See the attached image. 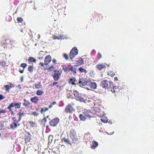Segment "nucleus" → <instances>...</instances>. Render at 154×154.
Segmentation results:
<instances>
[{"instance_id":"obj_1","label":"nucleus","mask_w":154,"mask_h":154,"mask_svg":"<svg viewBox=\"0 0 154 154\" xmlns=\"http://www.w3.org/2000/svg\"><path fill=\"white\" fill-rule=\"evenodd\" d=\"M101 86L105 89H109L113 86V83L110 81L106 80H103L101 82Z\"/></svg>"},{"instance_id":"obj_2","label":"nucleus","mask_w":154,"mask_h":154,"mask_svg":"<svg viewBox=\"0 0 154 154\" xmlns=\"http://www.w3.org/2000/svg\"><path fill=\"white\" fill-rule=\"evenodd\" d=\"M13 41L9 38H5L2 41V44L3 46H7L9 45H12Z\"/></svg>"},{"instance_id":"obj_3","label":"nucleus","mask_w":154,"mask_h":154,"mask_svg":"<svg viewBox=\"0 0 154 154\" xmlns=\"http://www.w3.org/2000/svg\"><path fill=\"white\" fill-rule=\"evenodd\" d=\"M78 51L76 47H74L70 51L69 57L72 60L78 54Z\"/></svg>"},{"instance_id":"obj_4","label":"nucleus","mask_w":154,"mask_h":154,"mask_svg":"<svg viewBox=\"0 0 154 154\" xmlns=\"http://www.w3.org/2000/svg\"><path fill=\"white\" fill-rule=\"evenodd\" d=\"M70 137L73 141H77L78 138L76 135V132L73 129H71L69 133Z\"/></svg>"},{"instance_id":"obj_5","label":"nucleus","mask_w":154,"mask_h":154,"mask_svg":"<svg viewBox=\"0 0 154 154\" xmlns=\"http://www.w3.org/2000/svg\"><path fill=\"white\" fill-rule=\"evenodd\" d=\"M74 110L73 107L71 104L66 105L64 109V112L66 113H72Z\"/></svg>"},{"instance_id":"obj_6","label":"nucleus","mask_w":154,"mask_h":154,"mask_svg":"<svg viewBox=\"0 0 154 154\" xmlns=\"http://www.w3.org/2000/svg\"><path fill=\"white\" fill-rule=\"evenodd\" d=\"M59 121L60 119L58 118H55L49 122L50 125L52 127L56 126L59 122Z\"/></svg>"},{"instance_id":"obj_7","label":"nucleus","mask_w":154,"mask_h":154,"mask_svg":"<svg viewBox=\"0 0 154 154\" xmlns=\"http://www.w3.org/2000/svg\"><path fill=\"white\" fill-rule=\"evenodd\" d=\"M88 82L87 81V79L86 78H79L78 83L80 84V86H83L88 85Z\"/></svg>"},{"instance_id":"obj_8","label":"nucleus","mask_w":154,"mask_h":154,"mask_svg":"<svg viewBox=\"0 0 154 154\" xmlns=\"http://www.w3.org/2000/svg\"><path fill=\"white\" fill-rule=\"evenodd\" d=\"M61 72L59 70L55 71L53 75L54 79L55 81L59 80L61 76Z\"/></svg>"},{"instance_id":"obj_9","label":"nucleus","mask_w":154,"mask_h":154,"mask_svg":"<svg viewBox=\"0 0 154 154\" xmlns=\"http://www.w3.org/2000/svg\"><path fill=\"white\" fill-rule=\"evenodd\" d=\"M26 113L24 112L23 111L22 109H20L19 112L17 113V115L19 116V119L17 122H20L21 119L22 117L24 116L25 115Z\"/></svg>"},{"instance_id":"obj_10","label":"nucleus","mask_w":154,"mask_h":154,"mask_svg":"<svg viewBox=\"0 0 154 154\" xmlns=\"http://www.w3.org/2000/svg\"><path fill=\"white\" fill-rule=\"evenodd\" d=\"M51 57L50 55H48L46 56L44 60L45 64L46 66L48 65L51 62Z\"/></svg>"},{"instance_id":"obj_11","label":"nucleus","mask_w":154,"mask_h":154,"mask_svg":"<svg viewBox=\"0 0 154 154\" xmlns=\"http://www.w3.org/2000/svg\"><path fill=\"white\" fill-rule=\"evenodd\" d=\"M84 113L85 116L88 118H90L93 115L92 113L89 110H85Z\"/></svg>"},{"instance_id":"obj_12","label":"nucleus","mask_w":154,"mask_h":154,"mask_svg":"<svg viewBox=\"0 0 154 154\" xmlns=\"http://www.w3.org/2000/svg\"><path fill=\"white\" fill-rule=\"evenodd\" d=\"M77 66H78L77 65H75L71 66V67L70 68V72H71L73 74H76V69Z\"/></svg>"},{"instance_id":"obj_13","label":"nucleus","mask_w":154,"mask_h":154,"mask_svg":"<svg viewBox=\"0 0 154 154\" xmlns=\"http://www.w3.org/2000/svg\"><path fill=\"white\" fill-rule=\"evenodd\" d=\"M76 63L77 64V66H79L83 65L84 64V61L82 58H76Z\"/></svg>"},{"instance_id":"obj_14","label":"nucleus","mask_w":154,"mask_h":154,"mask_svg":"<svg viewBox=\"0 0 154 154\" xmlns=\"http://www.w3.org/2000/svg\"><path fill=\"white\" fill-rule=\"evenodd\" d=\"M10 104L13 107H15L16 109H19L20 107L21 103H17L16 102H14Z\"/></svg>"},{"instance_id":"obj_15","label":"nucleus","mask_w":154,"mask_h":154,"mask_svg":"<svg viewBox=\"0 0 154 154\" xmlns=\"http://www.w3.org/2000/svg\"><path fill=\"white\" fill-rule=\"evenodd\" d=\"M10 85H5L4 86V87L5 88V90L7 92H9L10 89L14 87V85L11 83H10Z\"/></svg>"},{"instance_id":"obj_16","label":"nucleus","mask_w":154,"mask_h":154,"mask_svg":"<svg viewBox=\"0 0 154 154\" xmlns=\"http://www.w3.org/2000/svg\"><path fill=\"white\" fill-rule=\"evenodd\" d=\"M39 100V99L38 97L35 96L31 98L30 99V101L31 102L35 104H37Z\"/></svg>"},{"instance_id":"obj_17","label":"nucleus","mask_w":154,"mask_h":154,"mask_svg":"<svg viewBox=\"0 0 154 154\" xmlns=\"http://www.w3.org/2000/svg\"><path fill=\"white\" fill-rule=\"evenodd\" d=\"M17 123L16 122H14L13 123L11 124L10 125V128L12 130L15 129L18 126H19L20 124L17 125Z\"/></svg>"},{"instance_id":"obj_18","label":"nucleus","mask_w":154,"mask_h":154,"mask_svg":"<svg viewBox=\"0 0 154 154\" xmlns=\"http://www.w3.org/2000/svg\"><path fill=\"white\" fill-rule=\"evenodd\" d=\"M23 100L24 102L23 104V105L26 107H29L30 105V103L29 100L25 99H24Z\"/></svg>"},{"instance_id":"obj_19","label":"nucleus","mask_w":154,"mask_h":154,"mask_svg":"<svg viewBox=\"0 0 154 154\" xmlns=\"http://www.w3.org/2000/svg\"><path fill=\"white\" fill-rule=\"evenodd\" d=\"M88 84L90 86L91 88L93 89H95L97 88V85L95 82H88Z\"/></svg>"},{"instance_id":"obj_20","label":"nucleus","mask_w":154,"mask_h":154,"mask_svg":"<svg viewBox=\"0 0 154 154\" xmlns=\"http://www.w3.org/2000/svg\"><path fill=\"white\" fill-rule=\"evenodd\" d=\"M26 133L29 136H27L25 139V142L26 143L29 142L30 140H31V134L30 133L28 132H27Z\"/></svg>"},{"instance_id":"obj_21","label":"nucleus","mask_w":154,"mask_h":154,"mask_svg":"<svg viewBox=\"0 0 154 154\" xmlns=\"http://www.w3.org/2000/svg\"><path fill=\"white\" fill-rule=\"evenodd\" d=\"M96 67L99 70H101L102 69L105 68V66L104 65L99 64H98L96 66Z\"/></svg>"},{"instance_id":"obj_22","label":"nucleus","mask_w":154,"mask_h":154,"mask_svg":"<svg viewBox=\"0 0 154 154\" xmlns=\"http://www.w3.org/2000/svg\"><path fill=\"white\" fill-rule=\"evenodd\" d=\"M111 88V91L113 93H115L117 91L118 87L116 86H113Z\"/></svg>"},{"instance_id":"obj_23","label":"nucleus","mask_w":154,"mask_h":154,"mask_svg":"<svg viewBox=\"0 0 154 154\" xmlns=\"http://www.w3.org/2000/svg\"><path fill=\"white\" fill-rule=\"evenodd\" d=\"M77 82V80L75 78L72 77L70 79L69 82L70 83H71L72 85H75V82Z\"/></svg>"},{"instance_id":"obj_24","label":"nucleus","mask_w":154,"mask_h":154,"mask_svg":"<svg viewBox=\"0 0 154 154\" xmlns=\"http://www.w3.org/2000/svg\"><path fill=\"white\" fill-rule=\"evenodd\" d=\"M75 99L76 100L79 101L81 102H86L84 99L82 97L79 96L76 98Z\"/></svg>"},{"instance_id":"obj_25","label":"nucleus","mask_w":154,"mask_h":154,"mask_svg":"<svg viewBox=\"0 0 154 154\" xmlns=\"http://www.w3.org/2000/svg\"><path fill=\"white\" fill-rule=\"evenodd\" d=\"M12 107H13L10 104L8 106L7 108L9 109V111L11 113V115H12L14 116V113L12 109L11 108Z\"/></svg>"},{"instance_id":"obj_26","label":"nucleus","mask_w":154,"mask_h":154,"mask_svg":"<svg viewBox=\"0 0 154 154\" xmlns=\"http://www.w3.org/2000/svg\"><path fill=\"white\" fill-rule=\"evenodd\" d=\"M62 142H64L65 143L68 144H70V143L69 140L68 139H67L66 138L64 137H63L61 140Z\"/></svg>"},{"instance_id":"obj_27","label":"nucleus","mask_w":154,"mask_h":154,"mask_svg":"<svg viewBox=\"0 0 154 154\" xmlns=\"http://www.w3.org/2000/svg\"><path fill=\"white\" fill-rule=\"evenodd\" d=\"M98 145V143L95 141H92V145L91 146V147L93 149H94L97 147Z\"/></svg>"},{"instance_id":"obj_28","label":"nucleus","mask_w":154,"mask_h":154,"mask_svg":"<svg viewBox=\"0 0 154 154\" xmlns=\"http://www.w3.org/2000/svg\"><path fill=\"white\" fill-rule=\"evenodd\" d=\"M78 69L80 73H87V71L86 69L83 68L82 67H80Z\"/></svg>"},{"instance_id":"obj_29","label":"nucleus","mask_w":154,"mask_h":154,"mask_svg":"<svg viewBox=\"0 0 154 154\" xmlns=\"http://www.w3.org/2000/svg\"><path fill=\"white\" fill-rule=\"evenodd\" d=\"M63 71L65 72H70V68L68 67L67 66H65L62 68Z\"/></svg>"},{"instance_id":"obj_30","label":"nucleus","mask_w":154,"mask_h":154,"mask_svg":"<svg viewBox=\"0 0 154 154\" xmlns=\"http://www.w3.org/2000/svg\"><path fill=\"white\" fill-rule=\"evenodd\" d=\"M35 87L36 88L39 89L41 88L42 85H41V83L40 82H38V83L37 84H36Z\"/></svg>"},{"instance_id":"obj_31","label":"nucleus","mask_w":154,"mask_h":154,"mask_svg":"<svg viewBox=\"0 0 154 154\" xmlns=\"http://www.w3.org/2000/svg\"><path fill=\"white\" fill-rule=\"evenodd\" d=\"M100 120L103 122L106 123L108 122V119L107 117H104L101 118L100 119Z\"/></svg>"},{"instance_id":"obj_32","label":"nucleus","mask_w":154,"mask_h":154,"mask_svg":"<svg viewBox=\"0 0 154 154\" xmlns=\"http://www.w3.org/2000/svg\"><path fill=\"white\" fill-rule=\"evenodd\" d=\"M34 66L33 65H29L28 68V71L30 72H33V70Z\"/></svg>"},{"instance_id":"obj_33","label":"nucleus","mask_w":154,"mask_h":154,"mask_svg":"<svg viewBox=\"0 0 154 154\" xmlns=\"http://www.w3.org/2000/svg\"><path fill=\"white\" fill-rule=\"evenodd\" d=\"M28 60L31 62H35L36 61V59L32 57H30L28 59Z\"/></svg>"},{"instance_id":"obj_34","label":"nucleus","mask_w":154,"mask_h":154,"mask_svg":"<svg viewBox=\"0 0 154 154\" xmlns=\"http://www.w3.org/2000/svg\"><path fill=\"white\" fill-rule=\"evenodd\" d=\"M29 123L31 127L33 128L35 126V123L32 121H29Z\"/></svg>"},{"instance_id":"obj_35","label":"nucleus","mask_w":154,"mask_h":154,"mask_svg":"<svg viewBox=\"0 0 154 154\" xmlns=\"http://www.w3.org/2000/svg\"><path fill=\"white\" fill-rule=\"evenodd\" d=\"M74 95L75 97V98L79 96V92L77 90L74 91H73Z\"/></svg>"},{"instance_id":"obj_36","label":"nucleus","mask_w":154,"mask_h":154,"mask_svg":"<svg viewBox=\"0 0 154 154\" xmlns=\"http://www.w3.org/2000/svg\"><path fill=\"white\" fill-rule=\"evenodd\" d=\"M80 119L82 121H85L86 119L85 117L82 114H80L79 116Z\"/></svg>"},{"instance_id":"obj_37","label":"nucleus","mask_w":154,"mask_h":154,"mask_svg":"<svg viewBox=\"0 0 154 154\" xmlns=\"http://www.w3.org/2000/svg\"><path fill=\"white\" fill-rule=\"evenodd\" d=\"M43 93L44 92L43 91L41 90H38L36 92V94L37 95L39 96L42 95Z\"/></svg>"},{"instance_id":"obj_38","label":"nucleus","mask_w":154,"mask_h":154,"mask_svg":"<svg viewBox=\"0 0 154 154\" xmlns=\"http://www.w3.org/2000/svg\"><path fill=\"white\" fill-rule=\"evenodd\" d=\"M48 109V108L47 107L42 108L41 109V112L42 114L43 112H44Z\"/></svg>"},{"instance_id":"obj_39","label":"nucleus","mask_w":154,"mask_h":154,"mask_svg":"<svg viewBox=\"0 0 154 154\" xmlns=\"http://www.w3.org/2000/svg\"><path fill=\"white\" fill-rule=\"evenodd\" d=\"M6 63L5 61H2V62H0V66L2 67H5L6 66Z\"/></svg>"},{"instance_id":"obj_40","label":"nucleus","mask_w":154,"mask_h":154,"mask_svg":"<svg viewBox=\"0 0 154 154\" xmlns=\"http://www.w3.org/2000/svg\"><path fill=\"white\" fill-rule=\"evenodd\" d=\"M17 20L18 23H22L23 21V19L21 17H18L17 18Z\"/></svg>"},{"instance_id":"obj_41","label":"nucleus","mask_w":154,"mask_h":154,"mask_svg":"<svg viewBox=\"0 0 154 154\" xmlns=\"http://www.w3.org/2000/svg\"><path fill=\"white\" fill-rule=\"evenodd\" d=\"M58 39H62L65 38L64 35L63 34H60L58 35Z\"/></svg>"},{"instance_id":"obj_42","label":"nucleus","mask_w":154,"mask_h":154,"mask_svg":"<svg viewBox=\"0 0 154 154\" xmlns=\"http://www.w3.org/2000/svg\"><path fill=\"white\" fill-rule=\"evenodd\" d=\"M46 118L44 117L42 120V123H43L44 125H45L47 122Z\"/></svg>"},{"instance_id":"obj_43","label":"nucleus","mask_w":154,"mask_h":154,"mask_svg":"<svg viewBox=\"0 0 154 154\" xmlns=\"http://www.w3.org/2000/svg\"><path fill=\"white\" fill-rule=\"evenodd\" d=\"M27 66V64L26 63H22L20 64V66L23 68V69H24Z\"/></svg>"},{"instance_id":"obj_44","label":"nucleus","mask_w":154,"mask_h":154,"mask_svg":"<svg viewBox=\"0 0 154 154\" xmlns=\"http://www.w3.org/2000/svg\"><path fill=\"white\" fill-rule=\"evenodd\" d=\"M63 57L65 58L66 60H67L68 59V56L65 53L63 54Z\"/></svg>"},{"instance_id":"obj_45","label":"nucleus","mask_w":154,"mask_h":154,"mask_svg":"<svg viewBox=\"0 0 154 154\" xmlns=\"http://www.w3.org/2000/svg\"><path fill=\"white\" fill-rule=\"evenodd\" d=\"M31 114L32 115H34V116H37L38 115L39 113H37L35 112H32L31 113Z\"/></svg>"},{"instance_id":"obj_46","label":"nucleus","mask_w":154,"mask_h":154,"mask_svg":"<svg viewBox=\"0 0 154 154\" xmlns=\"http://www.w3.org/2000/svg\"><path fill=\"white\" fill-rule=\"evenodd\" d=\"M48 69L50 71H53L54 69V66L53 65H52Z\"/></svg>"},{"instance_id":"obj_47","label":"nucleus","mask_w":154,"mask_h":154,"mask_svg":"<svg viewBox=\"0 0 154 154\" xmlns=\"http://www.w3.org/2000/svg\"><path fill=\"white\" fill-rule=\"evenodd\" d=\"M97 56V58L98 60L100 59L102 57V55L99 52L98 53Z\"/></svg>"},{"instance_id":"obj_48","label":"nucleus","mask_w":154,"mask_h":154,"mask_svg":"<svg viewBox=\"0 0 154 154\" xmlns=\"http://www.w3.org/2000/svg\"><path fill=\"white\" fill-rule=\"evenodd\" d=\"M6 112V111L5 109L0 110V114L2 113H5Z\"/></svg>"},{"instance_id":"obj_49","label":"nucleus","mask_w":154,"mask_h":154,"mask_svg":"<svg viewBox=\"0 0 154 154\" xmlns=\"http://www.w3.org/2000/svg\"><path fill=\"white\" fill-rule=\"evenodd\" d=\"M12 119L13 121H14V122H16L17 123H18L19 122H17V121L18 120H17L16 118V117H12Z\"/></svg>"},{"instance_id":"obj_50","label":"nucleus","mask_w":154,"mask_h":154,"mask_svg":"<svg viewBox=\"0 0 154 154\" xmlns=\"http://www.w3.org/2000/svg\"><path fill=\"white\" fill-rule=\"evenodd\" d=\"M58 82H54L52 84H51L50 85V86H54L56 85L58 83Z\"/></svg>"},{"instance_id":"obj_51","label":"nucleus","mask_w":154,"mask_h":154,"mask_svg":"<svg viewBox=\"0 0 154 154\" xmlns=\"http://www.w3.org/2000/svg\"><path fill=\"white\" fill-rule=\"evenodd\" d=\"M45 65V63L42 62H41L39 64V66L41 67H44Z\"/></svg>"},{"instance_id":"obj_52","label":"nucleus","mask_w":154,"mask_h":154,"mask_svg":"<svg viewBox=\"0 0 154 154\" xmlns=\"http://www.w3.org/2000/svg\"><path fill=\"white\" fill-rule=\"evenodd\" d=\"M53 38L54 39H58V36H57L56 35H54L53 36Z\"/></svg>"},{"instance_id":"obj_53","label":"nucleus","mask_w":154,"mask_h":154,"mask_svg":"<svg viewBox=\"0 0 154 154\" xmlns=\"http://www.w3.org/2000/svg\"><path fill=\"white\" fill-rule=\"evenodd\" d=\"M5 98V97L2 95L0 94V100H2Z\"/></svg>"},{"instance_id":"obj_54","label":"nucleus","mask_w":154,"mask_h":154,"mask_svg":"<svg viewBox=\"0 0 154 154\" xmlns=\"http://www.w3.org/2000/svg\"><path fill=\"white\" fill-rule=\"evenodd\" d=\"M52 61V62L54 63H55V64L56 63H57V60H56L54 58V59H53Z\"/></svg>"},{"instance_id":"obj_55","label":"nucleus","mask_w":154,"mask_h":154,"mask_svg":"<svg viewBox=\"0 0 154 154\" xmlns=\"http://www.w3.org/2000/svg\"><path fill=\"white\" fill-rule=\"evenodd\" d=\"M24 69H23L22 70H21V69H19V72L21 73H22L23 72V71H24Z\"/></svg>"},{"instance_id":"obj_56","label":"nucleus","mask_w":154,"mask_h":154,"mask_svg":"<svg viewBox=\"0 0 154 154\" xmlns=\"http://www.w3.org/2000/svg\"><path fill=\"white\" fill-rule=\"evenodd\" d=\"M115 75V74L114 73H111L110 75V76H111V77H113L114 76V75Z\"/></svg>"},{"instance_id":"obj_57","label":"nucleus","mask_w":154,"mask_h":154,"mask_svg":"<svg viewBox=\"0 0 154 154\" xmlns=\"http://www.w3.org/2000/svg\"><path fill=\"white\" fill-rule=\"evenodd\" d=\"M56 102L55 101H54L52 103H51V104L53 106V105L56 104Z\"/></svg>"},{"instance_id":"obj_58","label":"nucleus","mask_w":154,"mask_h":154,"mask_svg":"<svg viewBox=\"0 0 154 154\" xmlns=\"http://www.w3.org/2000/svg\"><path fill=\"white\" fill-rule=\"evenodd\" d=\"M52 105H51V104L50 105H49V106H48V108L49 109H50L52 107Z\"/></svg>"},{"instance_id":"obj_59","label":"nucleus","mask_w":154,"mask_h":154,"mask_svg":"<svg viewBox=\"0 0 154 154\" xmlns=\"http://www.w3.org/2000/svg\"><path fill=\"white\" fill-rule=\"evenodd\" d=\"M114 80L115 81H117L118 80V79L117 77H115L114 78Z\"/></svg>"},{"instance_id":"obj_60","label":"nucleus","mask_w":154,"mask_h":154,"mask_svg":"<svg viewBox=\"0 0 154 154\" xmlns=\"http://www.w3.org/2000/svg\"><path fill=\"white\" fill-rule=\"evenodd\" d=\"M21 79V80L22 82H23V77H21L20 78Z\"/></svg>"},{"instance_id":"obj_61","label":"nucleus","mask_w":154,"mask_h":154,"mask_svg":"<svg viewBox=\"0 0 154 154\" xmlns=\"http://www.w3.org/2000/svg\"><path fill=\"white\" fill-rule=\"evenodd\" d=\"M38 59H39L42 60L43 59V57H42L41 58V57H39V58H38Z\"/></svg>"},{"instance_id":"obj_62","label":"nucleus","mask_w":154,"mask_h":154,"mask_svg":"<svg viewBox=\"0 0 154 154\" xmlns=\"http://www.w3.org/2000/svg\"><path fill=\"white\" fill-rule=\"evenodd\" d=\"M59 85H57V88H58V87H59Z\"/></svg>"},{"instance_id":"obj_63","label":"nucleus","mask_w":154,"mask_h":154,"mask_svg":"<svg viewBox=\"0 0 154 154\" xmlns=\"http://www.w3.org/2000/svg\"><path fill=\"white\" fill-rule=\"evenodd\" d=\"M49 116H47V117H47V118H48V117Z\"/></svg>"},{"instance_id":"obj_64","label":"nucleus","mask_w":154,"mask_h":154,"mask_svg":"<svg viewBox=\"0 0 154 154\" xmlns=\"http://www.w3.org/2000/svg\"><path fill=\"white\" fill-rule=\"evenodd\" d=\"M108 74V75H109V73Z\"/></svg>"}]
</instances>
